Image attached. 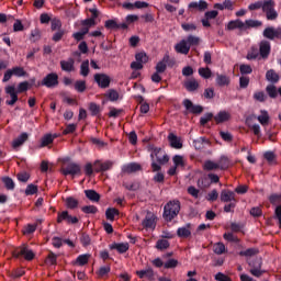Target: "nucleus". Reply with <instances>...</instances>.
I'll use <instances>...</instances> for the list:
<instances>
[{"label": "nucleus", "mask_w": 281, "mask_h": 281, "mask_svg": "<svg viewBox=\"0 0 281 281\" xmlns=\"http://www.w3.org/2000/svg\"><path fill=\"white\" fill-rule=\"evenodd\" d=\"M149 150L151 151V172H159L161 166H166L170 161V157L159 147L149 146Z\"/></svg>", "instance_id": "1"}, {"label": "nucleus", "mask_w": 281, "mask_h": 281, "mask_svg": "<svg viewBox=\"0 0 281 281\" xmlns=\"http://www.w3.org/2000/svg\"><path fill=\"white\" fill-rule=\"evenodd\" d=\"M180 212L181 202L179 200H170L164 206L162 218H165L167 223H172V221L179 216Z\"/></svg>", "instance_id": "2"}, {"label": "nucleus", "mask_w": 281, "mask_h": 281, "mask_svg": "<svg viewBox=\"0 0 281 281\" xmlns=\"http://www.w3.org/2000/svg\"><path fill=\"white\" fill-rule=\"evenodd\" d=\"M12 256H13V258L22 257V258H24V260H27L29 262L34 260V258H36V254H34V251L32 249H30V247L25 244L15 248L12 251Z\"/></svg>", "instance_id": "3"}, {"label": "nucleus", "mask_w": 281, "mask_h": 281, "mask_svg": "<svg viewBox=\"0 0 281 281\" xmlns=\"http://www.w3.org/2000/svg\"><path fill=\"white\" fill-rule=\"evenodd\" d=\"M61 175H64V177H68V175H70V177L80 176L82 175V167L76 162H70L61 168Z\"/></svg>", "instance_id": "4"}, {"label": "nucleus", "mask_w": 281, "mask_h": 281, "mask_svg": "<svg viewBox=\"0 0 281 281\" xmlns=\"http://www.w3.org/2000/svg\"><path fill=\"white\" fill-rule=\"evenodd\" d=\"M41 85H42V87H46L47 89H56V87H58V85H59L58 74L49 72L48 75H46L43 78Z\"/></svg>", "instance_id": "5"}, {"label": "nucleus", "mask_w": 281, "mask_h": 281, "mask_svg": "<svg viewBox=\"0 0 281 281\" xmlns=\"http://www.w3.org/2000/svg\"><path fill=\"white\" fill-rule=\"evenodd\" d=\"M263 38H267L268 41H276V38H279L281 41V27H273L268 26L262 32Z\"/></svg>", "instance_id": "6"}, {"label": "nucleus", "mask_w": 281, "mask_h": 281, "mask_svg": "<svg viewBox=\"0 0 281 281\" xmlns=\"http://www.w3.org/2000/svg\"><path fill=\"white\" fill-rule=\"evenodd\" d=\"M4 91L7 95H10L11 98V100L5 101V104H8V106H14L16 102H19V92L16 91V88L14 86H7Z\"/></svg>", "instance_id": "7"}, {"label": "nucleus", "mask_w": 281, "mask_h": 281, "mask_svg": "<svg viewBox=\"0 0 281 281\" xmlns=\"http://www.w3.org/2000/svg\"><path fill=\"white\" fill-rule=\"evenodd\" d=\"M94 82H97L99 89H109L111 87V77L106 74H95Z\"/></svg>", "instance_id": "8"}, {"label": "nucleus", "mask_w": 281, "mask_h": 281, "mask_svg": "<svg viewBox=\"0 0 281 281\" xmlns=\"http://www.w3.org/2000/svg\"><path fill=\"white\" fill-rule=\"evenodd\" d=\"M63 221H66L68 225H76L79 222L78 217L69 215V211L57 213V223L60 224Z\"/></svg>", "instance_id": "9"}, {"label": "nucleus", "mask_w": 281, "mask_h": 281, "mask_svg": "<svg viewBox=\"0 0 281 281\" xmlns=\"http://www.w3.org/2000/svg\"><path fill=\"white\" fill-rule=\"evenodd\" d=\"M182 104L188 113H192L193 115H201V112L203 111L202 105L194 104L190 99H184Z\"/></svg>", "instance_id": "10"}, {"label": "nucleus", "mask_w": 281, "mask_h": 281, "mask_svg": "<svg viewBox=\"0 0 281 281\" xmlns=\"http://www.w3.org/2000/svg\"><path fill=\"white\" fill-rule=\"evenodd\" d=\"M144 229H155L157 227V216L148 212L145 218L142 222Z\"/></svg>", "instance_id": "11"}, {"label": "nucleus", "mask_w": 281, "mask_h": 281, "mask_svg": "<svg viewBox=\"0 0 281 281\" xmlns=\"http://www.w3.org/2000/svg\"><path fill=\"white\" fill-rule=\"evenodd\" d=\"M207 2L205 0L193 1L188 5L189 12H205L207 10Z\"/></svg>", "instance_id": "12"}, {"label": "nucleus", "mask_w": 281, "mask_h": 281, "mask_svg": "<svg viewBox=\"0 0 281 281\" xmlns=\"http://www.w3.org/2000/svg\"><path fill=\"white\" fill-rule=\"evenodd\" d=\"M136 276L144 280V278H147V280L153 281L155 280V270L150 266H146V269L137 270Z\"/></svg>", "instance_id": "13"}, {"label": "nucleus", "mask_w": 281, "mask_h": 281, "mask_svg": "<svg viewBox=\"0 0 281 281\" xmlns=\"http://www.w3.org/2000/svg\"><path fill=\"white\" fill-rule=\"evenodd\" d=\"M259 54L261 58H269L271 54V43L267 40H263L259 44Z\"/></svg>", "instance_id": "14"}, {"label": "nucleus", "mask_w": 281, "mask_h": 281, "mask_svg": "<svg viewBox=\"0 0 281 281\" xmlns=\"http://www.w3.org/2000/svg\"><path fill=\"white\" fill-rule=\"evenodd\" d=\"M220 199L222 203H231L236 201V193L232 190L224 189L221 192Z\"/></svg>", "instance_id": "15"}, {"label": "nucleus", "mask_w": 281, "mask_h": 281, "mask_svg": "<svg viewBox=\"0 0 281 281\" xmlns=\"http://www.w3.org/2000/svg\"><path fill=\"white\" fill-rule=\"evenodd\" d=\"M139 170H142V165H139L138 162H130L122 167V172H126L127 175H131L133 172H139Z\"/></svg>", "instance_id": "16"}, {"label": "nucleus", "mask_w": 281, "mask_h": 281, "mask_svg": "<svg viewBox=\"0 0 281 281\" xmlns=\"http://www.w3.org/2000/svg\"><path fill=\"white\" fill-rule=\"evenodd\" d=\"M175 49L178 54H184V56L190 54V46L186 40H181L180 43L175 46Z\"/></svg>", "instance_id": "17"}, {"label": "nucleus", "mask_w": 281, "mask_h": 281, "mask_svg": "<svg viewBox=\"0 0 281 281\" xmlns=\"http://www.w3.org/2000/svg\"><path fill=\"white\" fill-rule=\"evenodd\" d=\"M190 227H192V224L190 223H188L186 226L179 227L177 229L178 238H190V236H192V232L190 231Z\"/></svg>", "instance_id": "18"}, {"label": "nucleus", "mask_w": 281, "mask_h": 281, "mask_svg": "<svg viewBox=\"0 0 281 281\" xmlns=\"http://www.w3.org/2000/svg\"><path fill=\"white\" fill-rule=\"evenodd\" d=\"M74 65H76V61L74 60V58H69L68 60L60 61L61 70L67 71L68 74L71 71H75L76 67Z\"/></svg>", "instance_id": "19"}, {"label": "nucleus", "mask_w": 281, "mask_h": 281, "mask_svg": "<svg viewBox=\"0 0 281 281\" xmlns=\"http://www.w3.org/2000/svg\"><path fill=\"white\" fill-rule=\"evenodd\" d=\"M166 63H170V55L166 54L162 57V60L158 61L156 65V71L158 74H164L168 67V65H166Z\"/></svg>", "instance_id": "20"}, {"label": "nucleus", "mask_w": 281, "mask_h": 281, "mask_svg": "<svg viewBox=\"0 0 281 281\" xmlns=\"http://www.w3.org/2000/svg\"><path fill=\"white\" fill-rule=\"evenodd\" d=\"M232 114L227 111H220L217 115L214 116L216 124H223L224 122H229Z\"/></svg>", "instance_id": "21"}, {"label": "nucleus", "mask_w": 281, "mask_h": 281, "mask_svg": "<svg viewBox=\"0 0 281 281\" xmlns=\"http://www.w3.org/2000/svg\"><path fill=\"white\" fill-rule=\"evenodd\" d=\"M128 243H113L110 245V249H116L120 254H126L130 249Z\"/></svg>", "instance_id": "22"}, {"label": "nucleus", "mask_w": 281, "mask_h": 281, "mask_svg": "<svg viewBox=\"0 0 281 281\" xmlns=\"http://www.w3.org/2000/svg\"><path fill=\"white\" fill-rule=\"evenodd\" d=\"M85 194L87 196V199L89 201H91L92 203H99L100 202V193H98L95 190L93 189H88V190H85Z\"/></svg>", "instance_id": "23"}, {"label": "nucleus", "mask_w": 281, "mask_h": 281, "mask_svg": "<svg viewBox=\"0 0 281 281\" xmlns=\"http://www.w3.org/2000/svg\"><path fill=\"white\" fill-rule=\"evenodd\" d=\"M168 140L170 143L171 148H183V144L181 143V139H179V137H177V135L170 133L168 135Z\"/></svg>", "instance_id": "24"}, {"label": "nucleus", "mask_w": 281, "mask_h": 281, "mask_svg": "<svg viewBox=\"0 0 281 281\" xmlns=\"http://www.w3.org/2000/svg\"><path fill=\"white\" fill-rule=\"evenodd\" d=\"M198 188H200V190H207V188H210L212 186V182H210V178L209 176H201L198 179Z\"/></svg>", "instance_id": "25"}, {"label": "nucleus", "mask_w": 281, "mask_h": 281, "mask_svg": "<svg viewBox=\"0 0 281 281\" xmlns=\"http://www.w3.org/2000/svg\"><path fill=\"white\" fill-rule=\"evenodd\" d=\"M258 27H262V21L249 19L244 22V30H251Z\"/></svg>", "instance_id": "26"}, {"label": "nucleus", "mask_w": 281, "mask_h": 281, "mask_svg": "<svg viewBox=\"0 0 281 281\" xmlns=\"http://www.w3.org/2000/svg\"><path fill=\"white\" fill-rule=\"evenodd\" d=\"M30 135L25 132H23L20 136H18L13 143L12 146L13 148H19L20 146H23L26 139H29Z\"/></svg>", "instance_id": "27"}, {"label": "nucleus", "mask_w": 281, "mask_h": 281, "mask_svg": "<svg viewBox=\"0 0 281 281\" xmlns=\"http://www.w3.org/2000/svg\"><path fill=\"white\" fill-rule=\"evenodd\" d=\"M266 79L268 80V82H272V85H276L280 82V75H278L276 70L270 69L266 72Z\"/></svg>", "instance_id": "28"}, {"label": "nucleus", "mask_w": 281, "mask_h": 281, "mask_svg": "<svg viewBox=\"0 0 281 281\" xmlns=\"http://www.w3.org/2000/svg\"><path fill=\"white\" fill-rule=\"evenodd\" d=\"M184 89L189 91V93H192L199 89V81L196 79L192 78L184 82Z\"/></svg>", "instance_id": "29"}, {"label": "nucleus", "mask_w": 281, "mask_h": 281, "mask_svg": "<svg viewBox=\"0 0 281 281\" xmlns=\"http://www.w3.org/2000/svg\"><path fill=\"white\" fill-rule=\"evenodd\" d=\"M215 82L217 87H227L229 86V77L227 75H218L216 76Z\"/></svg>", "instance_id": "30"}, {"label": "nucleus", "mask_w": 281, "mask_h": 281, "mask_svg": "<svg viewBox=\"0 0 281 281\" xmlns=\"http://www.w3.org/2000/svg\"><path fill=\"white\" fill-rule=\"evenodd\" d=\"M227 30H245V22L241 20H234L228 22Z\"/></svg>", "instance_id": "31"}, {"label": "nucleus", "mask_w": 281, "mask_h": 281, "mask_svg": "<svg viewBox=\"0 0 281 281\" xmlns=\"http://www.w3.org/2000/svg\"><path fill=\"white\" fill-rule=\"evenodd\" d=\"M258 254H260L258 248H248L246 250L239 251V256L244 258H252V256H258Z\"/></svg>", "instance_id": "32"}, {"label": "nucleus", "mask_w": 281, "mask_h": 281, "mask_svg": "<svg viewBox=\"0 0 281 281\" xmlns=\"http://www.w3.org/2000/svg\"><path fill=\"white\" fill-rule=\"evenodd\" d=\"M203 170H205L206 172H212V170H220L218 162L205 160L203 164Z\"/></svg>", "instance_id": "33"}, {"label": "nucleus", "mask_w": 281, "mask_h": 281, "mask_svg": "<svg viewBox=\"0 0 281 281\" xmlns=\"http://www.w3.org/2000/svg\"><path fill=\"white\" fill-rule=\"evenodd\" d=\"M115 216H120V210L115 207L106 209L105 218H108V221H115Z\"/></svg>", "instance_id": "34"}, {"label": "nucleus", "mask_w": 281, "mask_h": 281, "mask_svg": "<svg viewBox=\"0 0 281 281\" xmlns=\"http://www.w3.org/2000/svg\"><path fill=\"white\" fill-rule=\"evenodd\" d=\"M273 9H276V1L266 0L262 2L261 10L262 12H265V14H267V12L272 11Z\"/></svg>", "instance_id": "35"}, {"label": "nucleus", "mask_w": 281, "mask_h": 281, "mask_svg": "<svg viewBox=\"0 0 281 281\" xmlns=\"http://www.w3.org/2000/svg\"><path fill=\"white\" fill-rule=\"evenodd\" d=\"M89 258H91V255H79L75 261V265H78L79 267H85V265H89Z\"/></svg>", "instance_id": "36"}, {"label": "nucleus", "mask_w": 281, "mask_h": 281, "mask_svg": "<svg viewBox=\"0 0 281 281\" xmlns=\"http://www.w3.org/2000/svg\"><path fill=\"white\" fill-rule=\"evenodd\" d=\"M260 113L261 115H259L257 120L261 126H267V124H269V112L261 110Z\"/></svg>", "instance_id": "37"}, {"label": "nucleus", "mask_w": 281, "mask_h": 281, "mask_svg": "<svg viewBox=\"0 0 281 281\" xmlns=\"http://www.w3.org/2000/svg\"><path fill=\"white\" fill-rule=\"evenodd\" d=\"M220 170H227L229 168V158L227 156H222L217 161Z\"/></svg>", "instance_id": "38"}, {"label": "nucleus", "mask_w": 281, "mask_h": 281, "mask_svg": "<svg viewBox=\"0 0 281 281\" xmlns=\"http://www.w3.org/2000/svg\"><path fill=\"white\" fill-rule=\"evenodd\" d=\"M75 91H78V93H85L87 91V81L77 80L75 82Z\"/></svg>", "instance_id": "39"}, {"label": "nucleus", "mask_w": 281, "mask_h": 281, "mask_svg": "<svg viewBox=\"0 0 281 281\" xmlns=\"http://www.w3.org/2000/svg\"><path fill=\"white\" fill-rule=\"evenodd\" d=\"M49 144H54V137H52V134H45L41 139L40 148H45Z\"/></svg>", "instance_id": "40"}, {"label": "nucleus", "mask_w": 281, "mask_h": 281, "mask_svg": "<svg viewBox=\"0 0 281 281\" xmlns=\"http://www.w3.org/2000/svg\"><path fill=\"white\" fill-rule=\"evenodd\" d=\"M105 98H108L110 102H117V100H120V93L117 92V90L110 89L106 92Z\"/></svg>", "instance_id": "41"}, {"label": "nucleus", "mask_w": 281, "mask_h": 281, "mask_svg": "<svg viewBox=\"0 0 281 281\" xmlns=\"http://www.w3.org/2000/svg\"><path fill=\"white\" fill-rule=\"evenodd\" d=\"M89 111H90L92 117H95V116H98L99 113H102V109H100V105L97 104L95 102H91L89 104Z\"/></svg>", "instance_id": "42"}, {"label": "nucleus", "mask_w": 281, "mask_h": 281, "mask_svg": "<svg viewBox=\"0 0 281 281\" xmlns=\"http://www.w3.org/2000/svg\"><path fill=\"white\" fill-rule=\"evenodd\" d=\"M170 247V241L168 239H158L156 243V249L164 251Z\"/></svg>", "instance_id": "43"}, {"label": "nucleus", "mask_w": 281, "mask_h": 281, "mask_svg": "<svg viewBox=\"0 0 281 281\" xmlns=\"http://www.w3.org/2000/svg\"><path fill=\"white\" fill-rule=\"evenodd\" d=\"M266 91H267L269 98H272L273 100H274L276 98H278V93H280V92L278 91V88H276L274 85H269V86H267Z\"/></svg>", "instance_id": "44"}, {"label": "nucleus", "mask_w": 281, "mask_h": 281, "mask_svg": "<svg viewBox=\"0 0 281 281\" xmlns=\"http://www.w3.org/2000/svg\"><path fill=\"white\" fill-rule=\"evenodd\" d=\"M172 161L176 168H186V161L183 160V156L176 155L173 156Z\"/></svg>", "instance_id": "45"}, {"label": "nucleus", "mask_w": 281, "mask_h": 281, "mask_svg": "<svg viewBox=\"0 0 281 281\" xmlns=\"http://www.w3.org/2000/svg\"><path fill=\"white\" fill-rule=\"evenodd\" d=\"M80 76H83V78H87V76H89V59H86L81 63Z\"/></svg>", "instance_id": "46"}, {"label": "nucleus", "mask_w": 281, "mask_h": 281, "mask_svg": "<svg viewBox=\"0 0 281 281\" xmlns=\"http://www.w3.org/2000/svg\"><path fill=\"white\" fill-rule=\"evenodd\" d=\"M78 200H76L74 196L66 198V206L68 210H76V207H78Z\"/></svg>", "instance_id": "47"}, {"label": "nucleus", "mask_w": 281, "mask_h": 281, "mask_svg": "<svg viewBox=\"0 0 281 281\" xmlns=\"http://www.w3.org/2000/svg\"><path fill=\"white\" fill-rule=\"evenodd\" d=\"M13 76H16L18 78H23L24 76H27V72L23 67L16 66L11 69Z\"/></svg>", "instance_id": "48"}, {"label": "nucleus", "mask_w": 281, "mask_h": 281, "mask_svg": "<svg viewBox=\"0 0 281 281\" xmlns=\"http://www.w3.org/2000/svg\"><path fill=\"white\" fill-rule=\"evenodd\" d=\"M79 240L82 247H89V245H91V236H89L87 233H81Z\"/></svg>", "instance_id": "49"}, {"label": "nucleus", "mask_w": 281, "mask_h": 281, "mask_svg": "<svg viewBox=\"0 0 281 281\" xmlns=\"http://www.w3.org/2000/svg\"><path fill=\"white\" fill-rule=\"evenodd\" d=\"M186 42H187V45H189V47H194L201 43V38H199L194 35H189L187 37Z\"/></svg>", "instance_id": "50"}, {"label": "nucleus", "mask_w": 281, "mask_h": 281, "mask_svg": "<svg viewBox=\"0 0 281 281\" xmlns=\"http://www.w3.org/2000/svg\"><path fill=\"white\" fill-rule=\"evenodd\" d=\"M60 27H63V22L60 21V19L55 18L50 20V30L52 32H56V30H61Z\"/></svg>", "instance_id": "51"}, {"label": "nucleus", "mask_w": 281, "mask_h": 281, "mask_svg": "<svg viewBox=\"0 0 281 281\" xmlns=\"http://www.w3.org/2000/svg\"><path fill=\"white\" fill-rule=\"evenodd\" d=\"M2 183L4 184V188L7 190H14V188H15L14 180H12V178H10V177H3Z\"/></svg>", "instance_id": "52"}, {"label": "nucleus", "mask_w": 281, "mask_h": 281, "mask_svg": "<svg viewBox=\"0 0 281 281\" xmlns=\"http://www.w3.org/2000/svg\"><path fill=\"white\" fill-rule=\"evenodd\" d=\"M213 251L214 254H216L217 256H223V254H225V244L223 243H216L214 246H213Z\"/></svg>", "instance_id": "53"}, {"label": "nucleus", "mask_w": 281, "mask_h": 281, "mask_svg": "<svg viewBox=\"0 0 281 281\" xmlns=\"http://www.w3.org/2000/svg\"><path fill=\"white\" fill-rule=\"evenodd\" d=\"M198 72H199V76H201L205 80L212 78V69H210L209 67H206V68H199Z\"/></svg>", "instance_id": "54"}, {"label": "nucleus", "mask_w": 281, "mask_h": 281, "mask_svg": "<svg viewBox=\"0 0 281 281\" xmlns=\"http://www.w3.org/2000/svg\"><path fill=\"white\" fill-rule=\"evenodd\" d=\"M214 114L212 112L205 113L203 116L200 117V125L205 126L207 122H212Z\"/></svg>", "instance_id": "55"}, {"label": "nucleus", "mask_w": 281, "mask_h": 281, "mask_svg": "<svg viewBox=\"0 0 281 281\" xmlns=\"http://www.w3.org/2000/svg\"><path fill=\"white\" fill-rule=\"evenodd\" d=\"M104 27L106 30H120V24L115 20H106Z\"/></svg>", "instance_id": "56"}, {"label": "nucleus", "mask_w": 281, "mask_h": 281, "mask_svg": "<svg viewBox=\"0 0 281 281\" xmlns=\"http://www.w3.org/2000/svg\"><path fill=\"white\" fill-rule=\"evenodd\" d=\"M83 214H98V207L95 205H86L81 207Z\"/></svg>", "instance_id": "57"}, {"label": "nucleus", "mask_w": 281, "mask_h": 281, "mask_svg": "<svg viewBox=\"0 0 281 281\" xmlns=\"http://www.w3.org/2000/svg\"><path fill=\"white\" fill-rule=\"evenodd\" d=\"M38 192V187L36 184H29L25 189V195L32 196Z\"/></svg>", "instance_id": "58"}, {"label": "nucleus", "mask_w": 281, "mask_h": 281, "mask_svg": "<svg viewBox=\"0 0 281 281\" xmlns=\"http://www.w3.org/2000/svg\"><path fill=\"white\" fill-rule=\"evenodd\" d=\"M81 27H88V30H91V27H94L95 20L88 18L86 20H81L80 22Z\"/></svg>", "instance_id": "59"}, {"label": "nucleus", "mask_w": 281, "mask_h": 281, "mask_svg": "<svg viewBox=\"0 0 281 281\" xmlns=\"http://www.w3.org/2000/svg\"><path fill=\"white\" fill-rule=\"evenodd\" d=\"M123 187L128 190L130 192H137L139 189V182H132V183H123Z\"/></svg>", "instance_id": "60"}, {"label": "nucleus", "mask_w": 281, "mask_h": 281, "mask_svg": "<svg viewBox=\"0 0 281 281\" xmlns=\"http://www.w3.org/2000/svg\"><path fill=\"white\" fill-rule=\"evenodd\" d=\"M29 89H30V82L22 81L18 85V89L15 90V92L25 93V91H27Z\"/></svg>", "instance_id": "61"}, {"label": "nucleus", "mask_w": 281, "mask_h": 281, "mask_svg": "<svg viewBox=\"0 0 281 281\" xmlns=\"http://www.w3.org/2000/svg\"><path fill=\"white\" fill-rule=\"evenodd\" d=\"M239 71H240L241 76H246V75L252 74L254 69L251 68V66H249L247 64H241L239 66Z\"/></svg>", "instance_id": "62"}, {"label": "nucleus", "mask_w": 281, "mask_h": 281, "mask_svg": "<svg viewBox=\"0 0 281 281\" xmlns=\"http://www.w3.org/2000/svg\"><path fill=\"white\" fill-rule=\"evenodd\" d=\"M135 59L140 63V65H144L145 63H148V55H146V53H138L135 55Z\"/></svg>", "instance_id": "63"}, {"label": "nucleus", "mask_w": 281, "mask_h": 281, "mask_svg": "<svg viewBox=\"0 0 281 281\" xmlns=\"http://www.w3.org/2000/svg\"><path fill=\"white\" fill-rule=\"evenodd\" d=\"M220 137H222L223 142H234V136L229 132H220Z\"/></svg>", "instance_id": "64"}]
</instances>
